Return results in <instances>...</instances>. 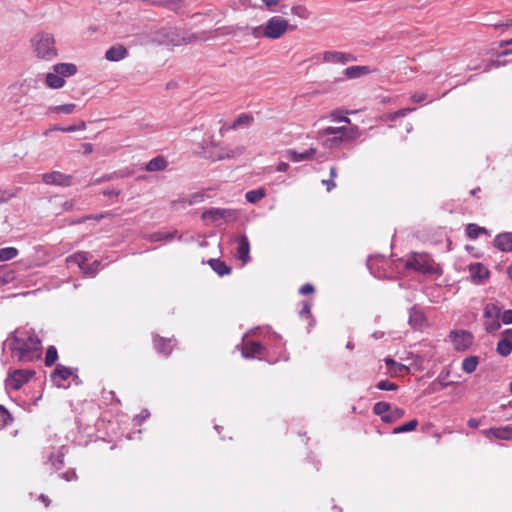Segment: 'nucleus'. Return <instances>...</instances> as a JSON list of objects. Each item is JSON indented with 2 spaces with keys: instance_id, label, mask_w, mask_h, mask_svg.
<instances>
[{
  "instance_id": "f257e3e1",
  "label": "nucleus",
  "mask_w": 512,
  "mask_h": 512,
  "mask_svg": "<svg viewBox=\"0 0 512 512\" xmlns=\"http://www.w3.org/2000/svg\"><path fill=\"white\" fill-rule=\"evenodd\" d=\"M10 352H41L42 341L34 330L21 332L15 330L4 342V348Z\"/></svg>"
},
{
  "instance_id": "f03ea898",
  "label": "nucleus",
  "mask_w": 512,
  "mask_h": 512,
  "mask_svg": "<svg viewBox=\"0 0 512 512\" xmlns=\"http://www.w3.org/2000/svg\"><path fill=\"white\" fill-rule=\"evenodd\" d=\"M31 47L38 59L51 61L58 57L56 40L52 33L40 31L30 40Z\"/></svg>"
},
{
  "instance_id": "7ed1b4c3",
  "label": "nucleus",
  "mask_w": 512,
  "mask_h": 512,
  "mask_svg": "<svg viewBox=\"0 0 512 512\" xmlns=\"http://www.w3.org/2000/svg\"><path fill=\"white\" fill-rule=\"evenodd\" d=\"M406 267L423 274H434L438 270L433 259L428 254L417 252L411 254L406 262Z\"/></svg>"
},
{
  "instance_id": "20e7f679",
  "label": "nucleus",
  "mask_w": 512,
  "mask_h": 512,
  "mask_svg": "<svg viewBox=\"0 0 512 512\" xmlns=\"http://www.w3.org/2000/svg\"><path fill=\"white\" fill-rule=\"evenodd\" d=\"M293 30L294 27L290 26L288 21L280 16L271 17L264 25L262 35L269 39H279L288 30Z\"/></svg>"
},
{
  "instance_id": "39448f33",
  "label": "nucleus",
  "mask_w": 512,
  "mask_h": 512,
  "mask_svg": "<svg viewBox=\"0 0 512 512\" xmlns=\"http://www.w3.org/2000/svg\"><path fill=\"white\" fill-rule=\"evenodd\" d=\"M77 372L78 369L75 367H68L58 364L54 371L51 373L50 377L53 384L58 388H67L68 385L65 384L66 381L69 379L74 381L78 380Z\"/></svg>"
},
{
  "instance_id": "423d86ee",
  "label": "nucleus",
  "mask_w": 512,
  "mask_h": 512,
  "mask_svg": "<svg viewBox=\"0 0 512 512\" xmlns=\"http://www.w3.org/2000/svg\"><path fill=\"white\" fill-rule=\"evenodd\" d=\"M323 134H336L342 144L353 142L360 137L357 126L326 127L323 128Z\"/></svg>"
},
{
  "instance_id": "0eeeda50",
  "label": "nucleus",
  "mask_w": 512,
  "mask_h": 512,
  "mask_svg": "<svg viewBox=\"0 0 512 512\" xmlns=\"http://www.w3.org/2000/svg\"><path fill=\"white\" fill-rule=\"evenodd\" d=\"M237 218L238 213L232 209L211 208L202 213V219L211 220L216 224L220 220H224L225 222H234Z\"/></svg>"
},
{
  "instance_id": "6e6552de",
  "label": "nucleus",
  "mask_w": 512,
  "mask_h": 512,
  "mask_svg": "<svg viewBox=\"0 0 512 512\" xmlns=\"http://www.w3.org/2000/svg\"><path fill=\"white\" fill-rule=\"evenodd\" d=\"M34 375L32 370H14L9 373L6 378L5 384L8 389L19 390L24 384H26L30 378Z\"/></svg>"
},
{
  "instance_id": "1a4fd4ad",
  "label": "nucleus",
  "mask_w": 512,
  "mask_h": 512,
  "mask_svg": "<svg viewBox=\"0 0 512 512\" xmlns=\"http://www.w3.org/2000/svg\"><path fill=\"white\" fill-rule=\"evenodd\" d=\"M449 337L457 351H465L470 348L473 343V335L466 330H453Z\"/></svg>"
},
{
  "instance_id": "9d476101",
  "label": "nucleus",
  "mask_w": 512,
  "mask_h": 512,
  "mask_svg": "<svg viewBox=\"0 0 512 512\" xmlns=\"http://www.w3.org/2000/svg\"><path fill=\"white\" fill-rule=\"evenodd\" d=\"M73 177L59 171H53L42 175V181L48 185L67 187L72 185Z\"/></svg>"
},
{
  "instance_id": "9b49d317",
  "label": "nucleus",
  "mask_w": 512,
  "mask_h": 512,
  "mask_svg": "<svg viewBox=\"0 0 512 512\" xmlns=\"http://www.w3.org/2000/svg\"><path fill=\"white\" fill-rule=\"evenodd\" d=\"M259 328L250 330L242 337V352H261V350H265L266 348L262 346L261 342L252 338L253 335L256 334Z\"/></svg>"
},
{
  "instance_id": "f8f14e48",
  "label": "nucleus",
  "mask_w": 512,
  "mask_h": 512,
  "mask_svg": "<svg viewBox=\"0 0 512 512\" xmlns=\"http://www.w3.org/2000/svg\"><path fill=\"white\" fill-rule=\"evenodd\" d=\"M322 60L327 63H340L346 64L355 61V57L350 53L340 51H325L322 54Z\"/></svg>"
},
{
  "instance_id": "ddd939ff",
  "label": "nucleus",
  "mask_w": 512,
  "mask_h": 512,
  "mask_svg": "<svg viewBox=\"0 0 512 512\" xmlns=\"http://www.w3.org/2000/svg\"><path fill=\"white\" fill-rule=\"evenodd\" d=\"M244 153L243 146H224L220 147L219 151L215 155L216 160L234 159L241 156Z\"/></svg>"
},
{
  "instance_id": "4468645a",
  "label": "nucleus",
  "mask_w": 512,
  "mask_h": 512,
  "mask_svg": "<svg viewBox=\"0 0 512 512\" xmlns=\"http://www.w3.org/2000/svg\"><path fill=\"white\" fill-rule=\"evenodd\" d=\"M482 434L487 438L495 437L501 440H511L512 439V427L505 426L500 428H489L482 430Z\"/></svg>"
},
{
  "instance_id": "2eb2a0df",
  "label": "nucleus",
  "mask_w": 512,
  "mask_h": 512,
  "mask_svg": "<svg viewBox=\"0 0 512 512\" xmlns=\"http://www.w3.org/2000/svg\"><path fill=\"white\" fill-rule=\"evenodd\" d=\"M494 246L503 252H512V233L503 232L494 239Z\"/></svg>"
},
{
  "instance_id": "dca6fc26",
  "label": "nucleus",
  "mask_w": 512,
  "mask_h": 512,
  "mask_svg": "<svg viewBox=\"0 0 512 512\" xmlns=\"http://www.w3.org/2000/svg\"><path fill=\"white\" fill-rule=\"evenodd\" d=\"M254 121V117L247 113L240 114L233 123L227 127V130H237L239 128L249 127ZM226 127L220 129V133L223 134Z\"/></svg>"
},
{
  "instance_id": "f3484780",
  "label": "nucleus",
  "mask_w": 512,
  "mask_h": 512,
  "mask_svg": "<svg viewBox=\"0 0 512 512\" xmlns=\"http://www.w3.org/2000/svg\"><path fill=\"white\" fill-rule=\"evenodd\" d=\"M128 55L127 49L121 45L111 46L105 53V58L108 61L116 62L126 58Z\"/></svg>"
},
{
  "instance_id": "a211bd4d",
  "label": "nucleus",
  "mask_w": 512,
  "mask_h": 512,
  "mask_svg": "<svg viewBox=\"0 0 512 512\" xmlns=\"http://www.w3.org/2000/svg\"><path fill=\"white\" fill-rule=\"evenodd\" d=\"M249 252H250L249 240L245 235H242V236H240V238L238 240L237 256H238V259L242 261L243 265L246 264L250 259Z\"/></svg>"
},
{
  "instance_id": "6ab92c4d",
  "label": "nucleus",
  "mask_w": 512,
  "mask_h": 512,
  "mask_svg": "<svg viewBox=\"0 0 512 512\" xmlns=\"http://www.w3.org/2000/svg\"><path fill=\"white\" fill-rule=\"evenodd\" d=\"M318 137L322 141L323 146L328 149H337L343 145L336 134H323V129L318 131Z\"/></svg>"
},
{
  "instance_id": "aec40b11",
  "label": "nucleus",
  "mask_w": 512,
  "mask_h": 512,
  "mask_svg": "<svg viewBox=\"0 0 512 512\" xmlns=\"http://www.w3.org/2000/svg\"><path fill=\"white\" fill-rule=\"evenodd\" d=\"M409 324L416 330H422L426 325L424 314L416 308H411L409 313Z\"/></svg>"
},
{
  "instance_id": "412c9836",
  "label": "nucleus",
  "mask_w": 512,
  "mask_h": 512,
  "mask_svg": "<svg viewBox=\"0 0 512 512\" xmlns=\"http://www.w3.org/2000/svg\"><path fill=\"white\" fill-rule=\"evenodd\" d=\"M316 149L309 148L304 152H296L294 150L288 151V157L293 162H301L306 160H313L315 158Z\"/></svg>"
},
{
  "instance_id": "4be33fe9",
  "label": "nucleus",
  "mask_w": 512,
  "mask_h": 512,
  "mask_svg": "<svg viewBox=\"0 0 512 512\" xmlns=\"http://www.w3.org/2000/svg\"><path fill=\"white\" fill-rule=\"evenodd\" d=\"M53 71L64 78L74 75L77 72V67L72 63H58L53 66Z\"/></svg>"
},
{
  "instance_id": "5701e85b",
  "label": "nucleus",
  "mask_w": 512,
  "mask_h": 512,
  "mask_svg": "<svg viewBox=\"0 0 512 512\" xmlns=\"http://www.w3.org/2000/svg\"><path fill=\"white\" fill-rule=\"evenodd\" d=\"M470 274L474 280L481 282L488 277L489 271L481 263L471 264L469 267Z\"/></svg>"
},
{
  "instance_id": "b1692460",
  "label": "nucleus",
  "mask_w": 512,
  "mask_h": 512,
  "mask_svg": "<svg viewBox=\"0 0 512 512\" xmlns=\"http://www.w3.org/2000/svg\"><path fill=\"white\" fill-rule=\"evenodd\" d=\"M370 72L371 69L368 66H350L344 70V74L348 79H356Z\"/></svg>"
},
{
  "instance_id": "393cba45",
  "label": "nucleus",
  "mask_w": 512,
  "mask_h": 512,
  "mask_svg": "<svg viewBox=\"0 0 512 512\" xmlns=\"http://www.w3.org/2000/svg\"><path fill=\"white\" fill-rule=\"evenodd\" d=\"M168 166L167 160L163 156H157L151 159L145 166L148 172L162 171Z\"/></svg>"
},
{
  "instance_id": "a878e982",
  "label": "nucleus",
  "mask_w": 512,
  "mask_h": 512,
  "mask_svg": "<svg viewBox=\"0 0 512 512\" xmlns=\"http://www.w3.org/2000/svg\"><path fill=\"white\" fill-rule=\"evenodd\" d=\"M512 351V329H507L497 344V352Z\"/></svg>"
},
{
  "instance_id": "bb28decb",
  "label": "nucleus",
  "mask_w": 512,
  "mask_h": 512,
  "mask_svg": "<svg viewBox=\"0 0 512 512\" xmlns=\"http://www.w3.org/2000/svg\"><path fill=\"white\" fill-rule=\"evenodd\" d=\"M154 347L160 352H170L176 348V341L172 339L157 337L154 339Z\"/></svg>"
},
{
  "instance_id": "cd10ccee",
  "label": "nucleus",
  "mask_w": 512,
  "mask_h": 512,
  "mask_svg": "<svg viewBox=\"0 0 512 512\" xmlns=\"http://www.w3.org/2000/svg\"><path fill=\"white\" fill-rule=\"evenodd\" d=\"M208 264L219 276H224L231 273V267L220 259H210Z\"/></svg>"
},
{
  "instance_id": "c85d7f7f",
  "label": "nucleus",
  "mask_w": 512,
  "mask_h": 512,
  "mask_svg": "<svg viewBox=\"0 0 512 512\" xmlns=\"http://www.w3.org/2000/svg\"><path fill=\"white\" fill-rule=\"evenodd\" d=\"M90 259L89 254L86 252H78L67 257L68 263L76 264L83 272L87 266L86 262Z\"/></svg>"
},
{
  "instance_id": "c756f323",
  "label": "nucleus",
  "mask_w": 512,
  "mask_h": 512,
  "mask_svg": "<svg viewBox=\"0 0 512 512\" xmlns=\"http://www.w3.org/2000/svg\"><path fill=\"white\" fill-rule=\"evenodd\" d=\"M202 198H203V196L201 194L194 193L189 197H185V198H182L179 200L172 201L171 206H172V208H176L177 205H181L183 208H185L187 206H191L195 203L202 201Z\"/></svg>"
},
{
  "instance_id": "7c9ffc66",
  "label": "nucleus",
  "mask_w": 512,
  "mask_h": 512,
  "mask_svg": "<svg viewBox=\"0 0 512 512\" xmlns=\"http://www.w3.org/2000/svg\"><path fill=\"white\" fill-rule=\"evenodd\" d=\"M45 83L49 88L58 89L64 86L65 80L53 71L46 75Z\"/></svg>"
},
{
  "instance_id": "2f4dec72",
  "label": "nucleus",
  "mask_w": 512,
  "mask_h": 512,
  "mask_svg": "<svg viewBox=\"0 0 512 512\" xmlns=\"http://www.w3.org/2000/svg\"><path fill=\"white\" fill-rule=\"evenodd\" d=\"M385 363L388 371L393 375H402L403 372H406L409 369L406 365L398 363L391 358H386Z\"/></svg>"
},
{
  "instance_id": "473e14b6",
  "label": "nucleus",
  "mask_w": 512,
  "mask_h": 512,
  "mask_svg": "<svg viewBox=\"0 0 512 512\" xmlns=\"http://www.w3.org/2000/svg\"><path fill=\"white\" fill-rule=\"evenodd\" d=\"M405 414V411L402 408L394 407L391 408L387 414L382 416V421L386 423H392L402 418Z\"/></svg>"
},
{
  "instance_id": "72a5a7b5",
  "label": "nucleus",
  "mask_w": 512,
  "mask_h": 512,
  "mask_svg": "<svg viewBox=\"0 0 512 512\" xmlns=\"http://www.w3.org/2000/svg\"><path fill=\"white\" fill-rule=\"evenodd\" d=\"M266 196V190L264 188H258L250 190L245 194V198L249 203H257L259 200Z\"/></svg>"
},
{
  "instance_id": "f704fd0d",
  "label": "nucleus",
  "mask_w": 512,
  "mask_h": 512,
  "mask_svg": "<svg viewBox=\"0 0 512 512\" xmlns=\"http://www.w3.org/2000/svg\"><path fill=\"white\" fill-rule=\"evenodd\" d=\"M482 233L488 234V231L477 224L470 223L466 227V234L470 239H476Z\"/></svg>"
},
{
  "instance_id": "c9c22d12",
  "label": "nucleus",
  "mask_w": 512,
  "mask_h": 512,
  "mask_svg": "<svg viewBox=\"0 0 512 512\" xmlns=\"http://www.w3.org/2000/svg\"><path fill=\"white\" fill-rule=\"evenodd\" d=\"M500 315H501V310L500 308L493 304V303H489L486 305L485 309H484V317H485V320H488L490 318H500Z\"/></svg>"
},
{
  "instance_id": "e433bc0d",
  "label": "nucleus",
  "mask_w": 512,
  "mask_h": 512,
  "mask_svg": "<svg viewBox=\"0 0 512 512\" xmlns=\"http://www.w3.org/2000/svg\"><path fill=\"white\" fill-rule=\"evenodd\" d=\"M120 177H124V173L122 171H115L112 173L104 174L103 176H101L99 178L93 179L91 181V184L98 185L103 182L111 181L113 179L120 178Z\"/></svg>"
},
{
  "instance_id": "4c0bfd02",
  "label": "nucleus",
  "mask_w": 512,
  "mask_h": 512,
  "mask_svg": "<svg viewBox=\"0 0 512 512\" xmlns=\"http://www.w3.org/2000/svg\"><path fill=\"white\" fill-rule=\"evenodd\" d=\"M19 251L15 247H5L0 249V261H8L15 258Z\"/></svg>"
},
{
  "instance_id": "58836bf2",
  "label": "nucleus",
  "mask_w": 512,
  "mask_h": 512,
  "mask_svg": "<svg viewBox=\"0 0 512 512\" xmlns=\"http://www.w3.org/2000/svg\"><path fill=\"white\" fill-rule=\"evenodd\" d=\"M478 365V358L476 356H469L463 360L462 368L466 373L475 371Z\"/></svg>"
},
{
  "instance_id": "ea45409f",
  "label": "nucleus",
  "mask_w": 512,
  "mask_h": 512,
  "mask_svg": "<svg viewBox=\"0 0 512 512\" xmlns=\"http://www.w3.org/2000/svg\"><path fill=\"white\" fill-rule=\"evenodd\" d=\"M76 105L73 103L51 106L49 107L50 112L54 113H63V114H72L74 112Z\"/></svg>"
},
{
  "instance_id": "a19ab883",
  "label": "nucleus",
  "mask_w": 512,
  "mask_h": 512,
  "mask_svg": "<svg viewBox=\"0 0 512 512\" xmlns=\"http://www.w3.org/2000/svg\"><path fill=\"white\" fill-rule=\"evenodd\" d=\"M418 425V421L416 419H413L409 421L408 423H405L403 425L397 426L393 429L394 434H400L405 432H410L416 429Z\"/></svg>"
},
{
  "instance_id": "79ce46f5",
  "label": "nucleus",
  "mask_w": 512,
  "mask_h": 512,
  "mask_svg": "<svg viewBox=\"0 0 512 512\" xmlns=\"http://www.w3.org/2000/svg\"><path fill=\"white\" fill-rule=\"evenodd\" d=\"M19 191V188L16 189H3L0 188V204L8 202L10 199L14 198Z\"/></svg>"
},
{
  "instance_id": "37998d69",
  "label": "nucleus",
  "mask_w": 512,
  "mask_h": 512,
  "mask_svg": "<svg viewBox=\"0 0 512 512\" xmlns=\"http://www.w3.org/2000/svg\"><path fill=\"white\" fill-rule=\"evenodd\" d=\"M86 128L85 121H80L77 125H71L68 127H60V126H54L52 130L62 131V132H74L76 130H84Z\"/></svg>"
},
{
  "instance_id": "c03bdc74",
  "label": "nucleus",
  "mask_w": 512,
  "mask_h": 512,
  "mask_svg": "<svg viewBox=\"0 0 512 512\" xmlns=\"http://www.w3.org/2000/svg\"><path fill=\"white\" fill-rule=\"evenodd\" d=\"M390 404L387 403V402H377L375 403L374 407H373V411L376 415H379V416H383L385 414H387L390 410Z\"/></svg>"
},
{
  "instance_id": "a18cd8bd",
  "label": "nucleus",
  "mask_w": 512,
  "mask_h": 512,
  "mask_svg": "<svg viewBox=\"0 0 512 512\" xmlns=\"http://www.w3.org/2000/svg\"><path fill=\"white\" fill-rule=\"evenodd\" d=\"M291 13L302 19H307L310 15L309 10L303 5H295L291 8Z\"/></svg>"
},
{
  "instance_id": "49530a36",
  "label": "nucleus",
  "mask_w": 512,
  "mask_h": 512,
  "mask_svg": "<svg viewBox=\"0 0 512 512\" xmlns=\"http://www.w3.org/2000/svg\"><path fill=\"white\" fill-rule=\"evenodd\" d=\"M63 458H64L63 451H58L56 454H52L50 456L49 461L51 462V465L54 468L59 469L63 464Z\"/></svg>"
},
{
  "instance_id": "de8ad7c7",
  "label": "nucleus",
  "mask_w": 512,
  "mask_h": 512,
  "mask_svg": "<svg viewBox=\"0 0 512 512\" xmlns=\"http://www.w3.org/2000/svg\"><path fill=\"white\" fill-rule=\"evenodd\" d=\"M485 327L488 332H495L500 328L499 318L485 320Z\"/></svg>"
},
{
  "instance_id": "09e8293b",
  "label": "nucleus",
  "mask_w": 512,
  "mask_h": 512,
  "mask_svg": "<svg viewBox=\"0 0 512 512\" xmlns=\"http://www.w3.org/2000/svg\"><path fill=\"white\" fill-rule=\"evenodd\" d=\"M377 388L385 391H394L397 389V385L387 380H381L377 383Z\"/></svg>"
},
{
  "instance_id": "8fccbe9b",
  "label": "nucleus",
  "mask_w": 512,
  "mask_h": 512,
  "mask_svg": "<svg viewBox=\"0 0 512 512\" xmlns=\"http://www.w3.org/2000/svg\"><path fill=\"white\" fill-rule=\"evenodd\" d=\"M330 117L332 118V120L336 122H345L348 124L350 123V119L346 116L341 115L339 110L332 111L330 113Z\"/></svg>"
},
{
  "instance_id": "3c124183",
  "label": "nucleus",
  "mask_w": 512,
  "mask_h": 512,
  "mask_svg": "<svg viewBox=\"0 0 512 512\" xmlns=\"http://www.w3.org/2000/svg\"><path fill=\"white\" fill-rule=\"evenodd\" d=\"M413 110H414V108H403V109H400V110L394 112L393 114H391L390 115V119L391 120H395L396 118L404 117L408 113L412 112Z\"/></svg>"
},
{
  "instance_id": "603ef678",
  "label": "nucleus",
  "mask_w": 512,
  "mask_h": 512,
  "mask_svg": "<svg viewBox=\"0 0 512 512\" xmlns=\"http://www.w3.org/2000/svg\"><path fill=\"white\" fill-rule=\"evenodd\" d=\"M173 237H174V235L172 233L158 232L153 235V240H155V241L171 240V239H173Z\"/></svg>"
},
{
  "instance_id": "864d4df0",
  "label": "nucleus",
  "mask_w": 512,
  "mask_h": 512,
  "mask_svg": "<svg viewBox=\"0 0 512 512\" xmlns=\"http://www.w3.org/2000/svg\"><path fill=\"white\" fill-rule=\"evenodd\" d=\"M99 265L100 262L94 261L93 263L86 266L84 273L88 275H94L97 272Z\"/></svg>"
},
{
  "instance_id": "5fc2aeb1",
  "label": "nucleus",
  "mask_w": 512,
  "mask_h": 512,
  "mask_svg": "<svg viewBox=\"0 0 512 512\" xmlns=\"http://www.w3.org/2000/svg\"><path fill=\"white\" fill-rule=\"evenodd\" d=\"M501 320L504 324H512V310L504 311Z\"/></svg>"
},
{
  "instance_id": "6e6d98bb",
  "label": "nucleus",
  "mask_w": 512,
  "mask_h": 512,
  "mask_svg": "<svg viewBox=\"0 0 512 512\" xmlns=\"http://www.w3.org/2000/svg\"><path fill=\"white\" fill-rule=\"evenodd\" d=\"M314 286L310 283H306L300 288V293L303 295L310 294L314 292Z\"/></svg>"
},
{
  "instance_id": "4d7b16f0",
  "label": "nucleus",
  "mask_w": 512,
  "mask_h": 512,
  "mask_svg": "<svg viewBox=\"0 0 512 512\" xmlns=\"http://www.w3.org/2000/svg\"><path fill=\"white\" fill-rule=\"evenodd\" d=\"M45 364L46 366L53 365L58 359V354H45Z\"/></svg>"
},
{
  "instance_id": "13d9d810",
  "label": "nucleus",
  "mask_w": 512,
  "mask_h": 512,
  "mask_svg": "<svg viewBox=\"0 0 512 512\" xmlns=\"http://www.w3.org/2000/svg\"><path fill=\"white\" fill-rule=\"evenodd\" d=\"M121 191L116 189L104 190L102 194L106 197H118Z\"/></svg>"
},
{
  "instance_id": "bf43d9fd",
  "label": "nucleus",
  "mask_w": 512,
  "mask_h": 512,
  "mask_svg": "<svg viewBox=\"0 0 512 512\" xmlns=\"http://www.w3.org/2000/svg\"><path fill=\"white\" fill-rule=\"evenodd\" d=\"M263 28H264V26H257V27H254V28H252L251 34H252L255 38L263 37V35H262Z\"/></svg>"
},
{
  "instance_id": "052dcab7",
  "label": "nucleus",
  "mask_w": 512,
  "mask_h": 512,
  "mask_svg": "<svg viewBox=\"0 0 512 512\" xmlns=\"http://www.w3.org/2000/svg\"><path fill=\"white\" fill-rule=\"evenodd\" d=\"M322 184L326 185V190L330 192L333 188L336 187V183L331 178L329 180H322Z\"/></svg>"
},
{
  "instance_id": "680f3d73",
  "label": "nucleus",
  "mask_w": 512,
  "mask_h": 512,
  "mask_svg": "<svg viewBox=\"0 0 512 512\" xmlns=\"http://www.w3.org/2000/svg\"><path fill=\"white\" fill-rule=\"evenodd\" d=\"M105 217L104 214H99V215H90V216H86V217H83L81 219H79L77 221V223H82L84 222L85 220H88V219H94V220H100V219H103Z\"/></svg>"
},
{
  "instance_id": "e2e57ef3",
  "label": "nucleus",
  "mask_w": 512,
  "mask_h": 512,
  "mask_svg": "<svg viewBox=\"0 0 512 512\" xmlns=\"http://www.w3.org/2000/svg\"><path fill=\"white\" fill-rule=\"evenodd\" d=\"M62 477L66 480V481H71V480H75L77 478V475L75 473V471H67L66 473H64L62 475Z\"/></svg>"
},
{
  "instance_id": "0e129e2a",
  "label": "nucleus",
  "mask_w": 512,
  "mask_h": 512,
  "mask_svg": "<svg viewBox=\"0 0 512 512\" xmlns=\"http://www.w3.org/2000/svg\"><path fill=\"white\" fill-rule=\"evenodd\" d=\"M411 99H412L413 102L419 103V102H422V101H424L426 99V94H424V93H421V94L416 93V94L412 95Z\"/></svg>"
},
{
  "instance_id": "69168bd1",
  "label": "nucleus",
  "mask_w": 512,
  "mask_h": 512,
  "mask_svg": "<svg viewBox=\"0 0 512 512\" xmlns=\"http://www.w3.org/2000/svg\"><path fill=\"white\" fill-rule=\"evenodd\" d=\"M310 311H311V304L309 302H305L300 314L301 315H309Z\"/></svg>"
},
{
  "instance_id": "338daca9",
  "label": "nucleus",
  "mask_w": 512,
  "mask_h": 512,
  "mask_svg": "<svg viewBox=\"0 0 512 512\" xmlns=\"http://www.w3.org/2000/svg\"><path fill=\"white\" fill-rule=\"evenodd\" d=\"M495 29H501V28H509L512 27V19L508 20L505 23H498L494 25Z\"/></svg>"
},
{
  "instance_id": "774afa93",
  "label": "nucleus",
  "mask_w": 512,
  "mask_h": 512,
  "mask_svg": "<svg viewBox=\"0 0 512 512\" xmlns=\"http://www.w3.org/2000/svg\"><path fill=\"white\" fill-rule=\"evenodd\" d=\"M480 424V421L475 419V418H470L468 421H467V425L470 427V428H477Z\"/></svg>"
}]
</instances>
